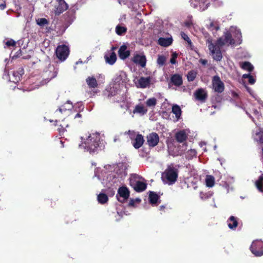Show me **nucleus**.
Returning a JSON list of instances; mask_svg holds the SVG:
<instances>
[{"label": "nucleus", "instance_id": "2", "mask_svg": "<svg viewBox=\"0 0 263 263\" xmlns=\"http://www.w3.org/2000/svg\"><path fill=\"white\" fill-rule=\"evenodd\" d=\"M51 67H48L44 72L42 76H37L36 78L33 77V86L29 88V90L37 88L41 86L44 85L48 83L51 79L55 78L57 75V70L54 67L52 69H50Z\"/></svg>", "mask_w": 263, "mask_h": 263}, {"label": "nucleus", "instance_id": "57", "mask_svg": "<svg viewBox=\"0 0 263 263\" xmlns=\"http://www.w3.org/2000/svg\"><path fill=\"white\" fill-rule=\"evenodd\" d=\"M191 24H192V23L190 22L185 23V25L187 27H190Z\"/></svg>", "mask_w": 263, "mask_h": 263}, {"label": "nucleus", "instance_id": "38", "mask_svg": "<svg viewBox=\"0 0 263 263\" xmlns=\"http://www.w3.org/2000/svg\"><path fill=\"white\" fill-rule=\"evenodd\" d=\"M36 24L41 27L44 26L48 23L47 19L45 18H38L36 20Z\"/></svg>", "mask_w": 263, "mask_h": 263}, {"label": "nucleus", "instance_id": "55", "mask_svg": "<svg viewBox=\"0 0 263 263\" xmlns=\"http://www.w3.org/2000/svg\"><path fill=\"white\" fill-rule=\"evenodd\" d=\"M201 62L203 65H206L208 61L206 60H201Z\"/></svg>", "mask_w": 263, "mask_h": 263}, {"label": "nucleus", "instance_id": "4", "mask_svg": "<svg viewBox=\"0 0 263 263\" xmlns=\"http://www.w3.org/2000/svg\"><path fill=\"white\" fill-rule=\"evenodd\" d=\"M178 170L173 166H168L162 173L161 179L164 183L172 185L174 184L178 177Z\"/></svg>", "mask_w": 263, "mask_h": 263}, {"label": "nucleus", "instance_id": "49", "mask_svg": "<svg viewBox=\"0 0 263 263\" xmlns=\"http://www.w3.org/2000/svg\"><path fill=\"white\" fill-rule=\"evenodd\" d=\"M244 69L247 70L249 72H252L253 70L254 67H241Z\"/></svg>", "mask_w": 263, "mask_h": 263}, {"label": "nucleus", "instance_id": "23", "mask_svg": "<svg viewBox=\"0 0 263 263\" xmlns=\"http://www.w3.org/2000/svg\"><path fill=\"white\" fill-rule=\"evenodd\" d=\"M143 142L144 139L142 135L141 134H138L133 143V146L136 149L139 148L143 145Z\"/></svg>", "mask_w": 263, "mask_h": 263}, {"label": "nucleus", "instance_id": "62", "mask_svg": "<svg viewBox=\"0 0 263 263\" xmlns=\"http://www.w3.org/2000/svg\"><path fill=\"white\" fill-rule=\"evenodd\" d=\"M250 117L252 119V120L253 121V122H254V118H252L250 115Z\"/></svg>", "mask_w": 263, "mask_h": 263}, {"label": "nucleus", "instance_id": "20", "mask_svg": "<svg viewBox=\"0 0 263 263\" xmlns=\"http://www.w3.org/2000/svg\"><path fill=\"white\" fill-rule=\"evenodd\" d=\"M105 59L107 63L113 65L117 60V56L114 51H111L105 55Z\"/></svg>", "mask_w": 263, "mask_h": 263}, {"label": "nucleus", "instance_id": "12", "mask_svg": "<svg viewBox=\"0 0 263 263\" xmlns=\"http://www.w3.org/2000/svg\"><path fill=\"white\" fill-rule=\"evenodd\" d=\"M132 61L135 64L139 66H145L146 63V57L142 52L134 53Z\"/></svg>", "mask_w": 263, "mask_h": 263}, {"label": "nucleus", "instance_id": "34", "mask_svg": "<svg viewBox=\"0 0 263 263\" xmlns=\"http://www.w3.org/2000/svg\"><path fill=\"white\" fill-rule=\"evenodd\" d=\"M242 78L248 79L249 83L251 85L254 84L256 82V80L254 78V77L252 76L250 74V73L243 74L242 75Z\"/></svg>", "mask_w": 263, "mask_h": 263}, {"label": "nucleus", "instance_id": "61", "mask_svg": "<svg viewBox=\"0 0 263 263\" xmlns=\"http://www.w3.org/2000/svg\"><path fill=\"white\" fill-rule=\"evenodd\" d=\"M28 81L30 83L32 82V80L31 79H29Z\"/></svg>", "mask_w": 263, "mask_h": 263}, {"label": "nucleus", "instance_id": "7", "mask_svg": "<svg viewBox=\"0 0 263 263\" xmlns=\"http://www.w3.org/2000/svg\"><path fill=\"white\" fill-rule=\"evenodd\" d=\"M250 250L255 256H261L263 255V242L260 240L253 241Z\"/></svg>", "mask_w": 263, "mask_h": 263}, {"label": "nucleus", "instance_id": "16", "mask_svg": "<svg viewBox=\"0 0 263 263\" xmlns=\"http://www.w3.org/2000/svg\"><path fill=\"white\" fill-rule=\"evenodd\" d=\"M187 138V135L184 130H180L175 135V139L179 143H183L186 141Z\"/></svg>", "mask_w": 263, "mask_h": 263}, {"label": "nucleus", "instance_id": "47", "mask_svg": "<svg viewBox=\"0 0 263 263\" xmlns=\"http://www.w3.org/2000/svg\"><path fill=\"white\" fill-rule=\"evenodd\" d=\"M47 202L48 204H50V206L52 208L54 207L55 205V204H56L55 201H53V200H52V199H51V200L48 199L47 200Z\"/></svg>", "mask_w": 263, "mask_h": 263}, {"label": "nucleus", "instance_id": "39", "mask_svg": "<svg viewBox=\"0 0 263 263\" xmlns=\"http://www.w3.org/2000/svg\"><path fill=\"white\" fill-rule=\"evenodd\" d=\"M209 28L212 31H217L219 29V27L217 22L213 21L210 23L209 25Z\"/></svg>", "mask_w": 263, "mask_h": 263}, {"label": "nucleus", "instance_id": "17", "mask_svg": "<svg viewBox=\"0 0 263 263\" xmlns=\"http://www.w3.org/2000/svg\"><path fill=\"white\" fill-rule=\"evenodd\" d=\"M119 57L122 60H125L130 55V51L125 45H122L118 51Z\"/></svg>", "mask_w": 263, "mask_h": 263}, {"label": "nucleus", "instance_id": "56", "mask_svg": "<svg viewBox=\"0 0 263 263\" xmlns=\"http://www.w3.org/2000/svg\"><path fill=\"white\" fill-rule=\"evenodd\" d=\"M165 206L164 205H161L160 207H159V209H160V210H163L164 209H165Z\"/></svg>", "mask_w": 263, "mask_h": 263}, {"label": "nucleus", "instance_id": "58", "mask_svg": "<svg viewBox=\"0 0 263 263\" xmlns=\"http://www.w3.org/2000/svg\"><path fill=\"white\" fill-rule=\"evenodd\" d=\"M261 159L263 161V147L261 148Z\"/></svg>", "mask_w": 263, "mask_h": 263}, {"label": "nucleus", "instance_id": "46", "mask_svg": "<svg viewBox=\"0 0 263 263\" xmlns=\"http://www.w3.org/2000/svg\"><path fill=\"white\" fill-rule=\"evenodd\" d=\"M188 155H190L192 157H196L197 156V152L195 149H190L187 152Z\"/></svg>", "mask_w": 263, "mask_h": 263}, {"label": "nucleus", "instance_id": "28", "mask_svg": "<svg viewBox=\"0 0 263 263\" xmlns=\"http://www.w3.org/2000/svg\"><path fill=\"white\" fill-rule=\"evenodd\" d=\"M255 185L259 191L263 193V174L255 181Z\"/></svg>", "mask_w": 263, "mask_h": 263}, {"label": "nucleus", "instance_id": "44", "mask_svg": "<svg viewBox=\"0 0 263 263\" xmlns=\"http://www.w3.org/2000/svg\"><path fill=\"white\" fill-rule=\"evenodd\" d=\"M178 54L176 52H173L171 58L170 59V63L172 64H176V59L177 58Z\"/></svg>", "mask_w": 263, "mask_h": 263}, {"label": "nucleus", "instance_id": "25", "mask_svg": "<svg viewBox=\"0 0 263 263\" xmlns=\"http://www.w3.org/2000/svg\"><path fill=\"white\" fill-rule=\"evenodd\" d=\"M159 198V196L156 193L153 191H149L148 199L151 204H157Z\"/></svg>", "mask_w": 263, "mask_h": 263}, {"label": "nucleus", "instance_id": "53", "mask_svg": "<svg viewBox=\"0 0 263 263\" xmlns=\"http://www.w3.org/2000/svg\"><path fill=\"white\" fill-rule=\"evenodd\" d=\"M62 122V124L64 125V126L65 127V128L69 127L68 124L64 120H63Z\"/></svg>", "mask_w": 263, "mask_h": 263}, {"label": "nucleus", "instance_id": "37", "mask_svg": "<svg viewBox=\"0 0 263 263\" xmlns=\"http://www.w3.org/2000/svg\"><path fill=\"white\" fill-rule=\"evenodd\" d=\"M126 30H127V29H126V28L125 27H122V26H120L119 25L117 26V27L116 28V33L118 35L122 34L123 33L126 32Z\"/></svg>", "mask_w": 263, "mask_h": 263}, {"label": "nucleus", "instance_id": "41", "mask_svg": "<svg viewBox=\"0 0 263 263\" xmlns=\"http://www.w3.org/2000/svg\"><path fill=\"white\" fill-rule=\"evenodd\" d=\"M117 88L115 87H110L108 90V97H111L115 96L117 94Z\"/></svg>", "mask_w": 263, "mask_h": 263}, {"label": "nucleus", "instance_id": "11", "mask_svg": "<svg viewBox=\"0 0 263 263\" xmlns=\"http://www.w3.org/2000/svg\"><path fill=\"white\" fill-rule=\"evenodd\" d=\"M190 2L193 7L197 8L200 11L206 9L210 4L207 0H190Z\"/></svg>", "mask_w": 263, "mask_h": 263}, {"label": "nucleus", "instance_id": "60", "mask_svg": "<svg viewBox=\"0 0 263 263\" xmlns=\"http://www.w3.org/2000/svg\"><path fill=\"white\" fill-rule=\"evenodd\" d=\"M246 88H247V90L250 93L251 89L248 87H246Z\"/></svg>", "mask_w": 263, "mask_h": 263}, {"label": "nucleus", "instance_id": "54", "mask_svg": "<svg viewBox=\"0 0 263 263\" xmlns=\"http://www.w3.org/2000/svg\"><path fill=\"white\" fill-rule=\"evenodd\" d=\"M85 62H83V61L81 60H79L78 62H76V64H85Z\"/></svg>", "mask_w": 263, "mask_h": 263}, {"label": "nucleus", "instance_id": "63", "mask_svg": "<svg viewBox=\"0 0 263 263\" xmlns=\"http://www.w3.org/2000/svg\"><path fill=\"white\" fill-rule=\"evenodd\" d=\"M59 121H60V120H57V119H56V120H55V122H58Z\"/></svg>", "mask_w": 263, "mask_h": 263}, {"label": "nucleus", "instance_id": "64", "mask_svg": "<svg viewBox=\"0 0 263 263\" xmlns=\"http://www.w3.org/2000/svg\"><path fill=\"white\" fill-rule=\"evenodd\" d=\"M60 142L61 143V144L63 145V142L62 141H60Z\"/></svg>", "mask_w": 263, "mask_h": 263}, {"label": "nucleus", "instance_id": "14", "mask_svg": "<svg viewBox=\"0 0 263 263\" xmlns=\"http://www.w3.org/2000/svg\"><path fill=\"white\" fill-rule=\"evenodd\" d=\"M147 142L149 146L154 147L156 146L159 141V137L158 135L156 133H152L146 137Z\"/></svg>", "mask_w": 263, "mask_h": 263}, {"label": "nucleus", "instance_id": "52", "mask_svg": "<svg viewBox=\"0 0 263 263\" xmlns=\"http://www.w3.org/2000/svg\"><path fill=\"white\" fill-rule=\"evenodd\" d=\"M6 6L5 3L0 4V9L4 10L5 9Z\"/></svg>", "mask_w": 263, "mask_h": 263}, {"label": "nucleus", "instance_id": "24", "mask_svg": "<svg viewBox=\"0 0 263 263\" xmlns=\"http://www.w3.org/2000/svg\"><path fill=\"white\" fill-rule=\"evenodd\" d=\"M173 42L172 37H160L158 40V43L162 46L163 47H167L171 45Z\"/></svg>", "mask_w": 263, "mask_h": 263}, {"label": "nucleus", "instance_id": "26", "mask_svg": "<svg viewBox=\"0 0 263 263\" xmlns=\"http://www.w3.org/2000/svg\"><path fill=\"white\" fill-rule=\"evenodd\" d=\"M86 82L89 88L90 89L95 88L98 86L97 81L93 77H88L86 79Z\"/></svg>", "mask_w": 263, "mask_h": 263}, {"label": "nucleus", "instance_id": "40", "mask_svg": "<svg viewBox=\"0 0 263 263\" xmlns=\"http://www.w3.org/2000/svg\"><path fill=\"white\" fill-rule=\"evenodd\" d=\"M141 202V199L140 198H130L128 203L129 206H133L135 207V202L140 203Z\"/></svg>", "mask_w": 263, "mask_h": 263}, {"label": "nucleus", "instance_id": "32", "mask_svg": "<svg viewBox=\"0 0 263 263\" xmlns=\"http://www.w3.org/2000/svg\"><path fill=\"white\" fill-rule=\"evenodd\" d=\"M172 112L175 115L176 118H180L181 114V110L179 106L174 105L172 106Z\"/></svg>", "mask_w": 263, "mask_h": 263}, {"label": "nucleus", "instance_id": "15", "mask_svg": "<svg viewBox=\"0 0 263 263\" xmlns=\"http://www.w3.org/2000/svg\"><path fill=\"white\" fill-rule=\"evenodd\" d=\"M72 107V104L69 101H68L54 112L55 116L57 117L60 114H62L67 110H71Z\"/></svg>", "mask_w": 263, "mask_h": 263}, {"label": "nucleus", "instance_id": "45", "mask_svg": "<svg viewBox=\"0 0 263 263\" xmlns=\"http://www.w3.org/2000/svg\"><path fill=\"white\" fill-rule=\"evenodd\" d=\"M15 44H16V42L12 39L6 41L5 43V45H6L7 47L14 46L15 45Z\"/></svg>", "mask_w": 263, "mask_h": 263}, {"label": "nucleus", "instance_id": "22", "mask_svg": "<svg viewBox=\"0 0 263 263\" xmlns=\"http://www.w3.org/2000/svg\"><path fill=\"white\" fill-rule=\"evenodd\" d=\"M229 228L231 230H235L238 225L237 219L233 216H231L227 220Z\"/></svg>", "mask_w": 263, "mask_h": 263}, {"label": "nucleus", "instance_id": "19", "mask_svg": "<svg viewBox=\"0 0 263 263\" xmlns=\"http://www.w3.org/2000/svg\"><path fill=\"white\" fill-rule=\"evenodd\" d=\"M195 96L197 100L202 102H205L208 97L207 93L202 88L197 90L195 92Z\"/></svg>", "mask_w": 263, "mask_h": 263}, {"label": "nucleus", "instance_id": "27", "mask_svg": "<svg viewBox=\"0 0 263 263\" xmlns=\"http://www.w3.org/2000/svg\"><path fill=\"white\" fill-rule=\"evenodd\" d=\"M147 111V109L145 108L143 105H137L135 106L133 112L139 113L142 115L145 114Z\"/></svg>", "mask_w": 263, "mask_h": 263}, {"label": "nucleus", "instance_id": "6", "mask_svg": "<svg viewBox=\"0 0 263 263\" xmlns=\"http://www.w3.org/2000/svg\"><path fill=\"white\" fill-rule=\"evenodd\" d=\"M139 176L137 174L133 175L129 179V184L134 190L138 193L142 192L147 187V183L137 180Z\"/></svg>", "mask_w": 263, "mask_h": 263}, {"label": "nucleus", "instance_id": "5", "mask_svg": "<svg viewBox=\"0 0 263 263\" xmlns=\"http://www.w3.org/2000/svg\"><path fill=\"white\" fill-rule=\"evenodd\" d=\"M9 67H5L4 72L7 74L9 80L10 82L16 83L20 80L21 77L24 74V71L22 67H20L17 69L15 67L9 68Z\"/></svg>", "mask_w": 263, "mask_h": 263}, {"label": "nucleus", "instance_id": "21", "mask_svg": "<svg viewBox=\"0 0 263 263\" xmlns=\"http://www.w3.org/2000/svg\"><path fill=\"white\" fill-rule=\"evenodd\" d=\"M171 81L176 86H180L182 84V79L178 74H174L171 78Z\"/></svg>", "mask_w": 263, "mask_h": 263}, {"label": "nucleus", "instance_id": "50", "mask_svg": "<svg viewBox=\"0 0 263 263\" xmlns=\"http://www.w3.org/2000/svg\"><path fill=\"white\" fill-rule=\"evenodd\" d=\"M240 66H252V65L249 62H244L242 63Z\"/></svg>", "mask_w": 263, "mask_h": 263}, {"label": "nucleus", "instance_id": "48", "mask_svg": "<svg viewBox=\"0 0 263 263\" xmlns=\"http://www.w3.org/2000/svg\"><path fill=\"white\" fill-rule=\"evenodd\" d=\"M200 197L202 199H206L209 198V196L206 194L202 192L200 193Z\"/></svg>", "mask_w": 263, "mask_h": 263}, {"label": "nucleus", "instance_id": "29", "mask_svg": "<svg viewBox=\"0 0 263 263\" xmlns=\"http://www.w3.org/2000/svg\"><path fill=\"white\" fill-rule=\"evenodd\" d=\"M205 183L206 186L212 187L215 184V178L212 175H207L205 178Z\"/></svg>", "mask_w": 263, "mask_h": 263}, {"label": "nucleus", "instance_id": "18", "mask_svg": "<svg viewBox=\"0 0 263 263\" xmlns=\"http://www.w3.org/2000/svg\"><path fill=\"white\" fill-rule=\"evenodd\" d=\"M150 83L151 79L149 77H141L138 80L137 86L140 88H145L149 86Z\"/></svg>", "mask_w": 263, "mask_h": 263}, {"label": "nucleus", "instance_id": "35", "mask_svg": "<svg viewBox=\"0 0 263 263\" xmlns=\"http://www.w3.org/2000/svg\"><path fill=\"white\" fill-rule=\"evenodd\" d=\"M157 104V100L155 98H152L147 99L146 101V104L148 107L155 106Z\"/></svg>", "mask_w": 263, "mask_h": 263}, {"label": "nucleus", "instance_id": "9", "mask_svg": "<svg viewBox=\"0 0 263 263\" xmlns=\"http://www.w3.org/2000/svg\"><path fill=\"white\" fill-rule=\"evenodd\" d=\"M69 54V49L67 46L60 45L56 49L57 58L61 61L66 60Z\"/></svg>", "mask_w": 263, "mask_h": 263}, {"label": "nucleus", "instance_id": "43", "mask_svg": "<svg viewBox=\"0 0 263 263\" xmlns=\"http://www.w3.org/2000/svg\"><path fill=\"white\" fill-rule=\"evenodd\" d=\"M58 130L59 132L60 135H63L65 131H66V128L62 124L59 125Z\"/></svg>", "mask_w": 263, "mask_h": 263}, {"label": "nucleus", "instance_id": "10", "mask_svg": "<svg viewBox=\"0 0 263 263\" xmlns=\"http://www.w3.org/2000/svg\"><path fill=\"white\" fill-rule=\"evenodd\" d=\"M212 87L215 92L218 93H221L224 90V86L223 83L218 76H215L213 78Z\"/></svg>", "mask_w": 263, "mask_h": 263}, {"label": "nucleus", "instance_id": "59", "mask_svg": "<svg viewBox=\"0 0 263 263\" xmlns=\"http://www.w3.org/2000/svg\"><path fill=\"white\" fill-rule=\"evenodd\" d=\"M254 113L255 114L257 115V114H258V111L256 109H255V110H254Z\"/></svg>", "mask_w": 263, "mask_h": 263}, {"label": "nucleus", "instance_id": "42", "mask_svg": "<svg viewBox=\"0 0 263 263\" xmlns=\"http://www.w3.org/2000/svg\"><path fill=\"white\" fill-rule=\"evenodd\" d=\"M166 58L163 55H159L157 59V63L160 65H163L165 64Z\"/></svg>", "mask_w": 263, "mask_h": 263}, {"label": "nucleus", "instance_id": "36", "mask_svg": "<svg viewBox=\"0 0 263 263\" xmlns=\"http://www.w3.org/2000/svg\"><path fill=\"white\" fill-rule=\"evenodd\" d=\"M196 74L197 73L193 70L189 71L187 74V80L189 81H193L196 77Z\"/></svg>", "mask_w": 263, "mask_h": 263}, {"label": "nucleus", "instance_id": "31", "mask_svg": "<svg viewBox=\"0 0 263 263\" xmlns=\"http://www.w3.org/2000/svg\"><path fill=\"white\" fill-rule=\"evenodd\" d=\"M255 140L260 144H263V130L259 128V132L255 134Z\"/></svg>", "mask_w": 263, "mask_h": 263}, {"label": "nucleus", "instance_id": "13", "mask_svg": "<svg viewBox=\"0 0 263 263\" xmlns=\"http://www.w3.org/2000/svg\"><path fill=\"white\" fill-rule=\"evenodd\" d=\"M57 4L54 6V12L59 15L68 9V6L64 0H57Z\"/></svg>", "mask_w": 263, "mask_h": 263}, {"label": "nucleus", "instance_id": "3", "mask_svg": "<svg viewBox=\"0 0 263 263\" xmlns=\"http://www.w3.org/2000/svg\"><path fill=\"white\" fill-rule=\"evenodd\" d=\"M82 145L84 149L90 154L96 152L100 141V136L99 133L89 134L86 138L82 137Z\"/></svg>", "mask_w": 263, "mask_h": 263}, {"label": "nucleus", "instance_id": "30", "mask_svg": "<svg viewBox=\"0 0 263 263\" xmlns=\"http://www.w3.org/2000/svg\"><path fill=\"white\" fill-rule=\"evenodd\" d=\"M97 199L100 203L105 204L108 201V198L106 194L104 193H100L98 195Z\"/></svg>", "mask_w": 263, "mask_h": 263}, {"label": "nucleus", "instance_id": "33", "mask_svg": "<svg viewBox=\"0 0 263 263\" xmlns=\"http://www.w3.org/2000/svg\"><path fill=\"white\" fill-rule=\"evenodd\" d=\"M180 34H181L182 38L187 42V43L188 44V46L191 49H193V45L192 44V42L191 40H190V39L189 38V37L188 36V35L183 32H181Z\"/></svg>", "mask_w": 263, "mask_h": 263}, {"label": "nucleus", "instance_id": "51", "mask_svg": "<svg viewBox=\"0 0 263 263\" xmlns=\"http://www.w3.org/2000/svg\"><path fill=\"white\" fill-rule=\"evenodd\" d=\"M82 115L81 114H80V112H78L77 113L75 116H74V119H76V118H82Z\"/></svg>", "mask_w": 263, "mask_h": 263}, {"label": "nucleus", "instance_id": "8", "mask_svg": "<svg viewBox=\"0 0 263 263\" xmlns=\"http://www.w3.org/2000/svg\"><path fill=\"white\" fill-rule=\"evenodd\" d=\"M129 195L130 192L128 189L125 186H122L118 189L116 197L119 202L124 203L128 199Z\"/></svg>", "mask_w": 263, "mask_h": 263}, {"label": "nucleus", "instance_id": "1", "mask_svg": "<svg viewBox=\"0 0 263 263\" xmlns=\"http://www.w3.org/2000/svg\"><path fill=\"white\" fill-rule=\"evenodd\" d=\"M241 33L236 27H231L229 31L224 33V35L220 37L215 44L209 40H208L209 49L211 55L216 61H220L222 58L221 48L224 45H239L241 44Z\"/></svg>", "mask_w": 263, "mask_h": 263}]
</instances>
